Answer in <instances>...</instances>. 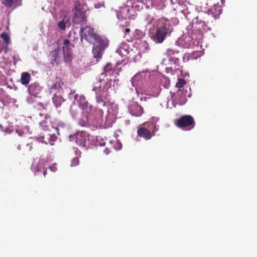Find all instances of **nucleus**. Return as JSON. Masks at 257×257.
<instances>
[{"instance_id": "obj_41", "label": "nucleus", "mask_w": 257, "mask_h": 257, "mask_svg": "<svg viewBox=\"0 0 257 257\" xmlns=\"http://www.w3.org/2000/svg\"><path fill=\"white\" fill-rule=\"evenodd\" d=\"M4 53H7L8 51V45L6 44L5 47H4Z\"/></svg>"}, {"instance_id": "obj_46", "label": "nucleus", "mask_w": 257, "mask_h": 257, "mask_svg": "<svg viewBox=\"0 0 257 257\" xmlns=\"http://www.w3.org/2000/svg\"><path fill=\"white\" fill-rule=\"evenodd\" d=\"M17 149H18V150H20L21 149V146H20V145H18V146H17Z\"/></svg>"}, {"instance_id": "obj_39", "label": "nucleus", "mask_w": 257, "mask_h": 257, "mask_svg": "<svg viewBox=\"0 0 257 257\" xmlns=\"http://www.w3.org/2000/svg\"><path fill=\"white\" fill-rule=\"evenodd\" d=\"M27 146L29 147L28 150L31 151L32 149V144H27Z\"/></svg>"}, {"instance_id": "obj_12", "label": "nucleus", "mask_w": 257, "mask_h": 257, "mask_svg": "<svg viewBox=\"0 0 257 257\" xmlns=\"http://www.w3.org/2000/svg\"><path fill=\"white\" fill-rule=\"evenodd\" d=\"M49 57L51 59V64H54L55 63H60L63 57V53L61 52L60 49L57 48L53 51L50 52Z\"/></svg>"}, {"instance_id": "obj_2", "label": "nucleus", "mask_w": 257, "mask_h": 257, "mask_svg": "<svg viewBox=\"0 0 257 257\" xmlns=\"http://www.w3.org/2000/svg\"><path fill=\"white\" fill-rule=\"evenodd\" d=\"M93 90L95 93V98L97 103L105 106L106 104L105 100L108 96L107 90L104 86H102L101 78H99V80H96L94 83Z\"/></svg>"}, {"instance_id": "obj_1", "label": "nucleus", "mask_w": 257, "mask_h": 257, "mask_svg": "<svg viewBox=\"0 0 257 257\" xmlns=\"http://www.w3.org/2000/svg\"><path fill=\"white\" fill-rule=\"evenodd\" d=\"M170 23L168 19L162 17L157 21L156 31L154 39L157 43H162L170 31Z\"/></svg>"}, {"instance_id": "obj_32", "label": "nucleus", "mask_w": 257, "mask_h": 257, "mask_svg": "<svg viewBox=\"0 0 257 257\" xmlns=\"http://www.w3.org/2000/svg\"><path fill=\"white\" fill-rule=\"evenodd\" d=\"M186 84V81L182 78L178 79V82L176 83L175 86L180 89Z\"/></svg>"}, {"instance_id": "obj_38", "label": "nucleus", "mask_w": 257, "mask_h": 257, "mask_svg": "<svg viewBox=\"0 0 257 257\" xmlns=\"http://www.w3.org/2000/svg\"><path fill=\"white\" fill-rule=\"evenodd\" d=\"M56 164H53L52 165L50 166L49 168V169L54 172H55L57 170V168L56 167Z\"/></svg>"}, {"instance_id": "obj_50", "label": "nucleus", "mask_w": 257, "mask_h": 257, "mask_svg": "<svg viewBox=\"0 0 257 257\" xmlns=\"http://www.w3.org/2000/svg\"><path fill=\"white\" fill-rule=\"evenodd\" d=\"M71 36V32L68 34V37L70 38Z\"/></svg>"}, {"instance_id": "obj_33", "label": "nucleus", "mask_w": 257, "mask_h": 257, "mask_svg": "<svg viewBox=\"0 0 257 257\" xmlns=\"http://www.w3.org/2000/svg\"><path fill=\"white\" fill-rule=\"evenodd\" d=\"M1 3L5 6L10 8L12 6L14 1L13 0H1Z\"/></svg>"}, {"instance_id": "obj_45", "label": "nucleus", "mask_w": 257, "mask_h": 257, "mask_svg": "<svg viewBox=\"0 0 257 257\" xmlns=\"http://www.w3.org/2000/svg\"><path fill=\"white\" fill-rule=\"evenodd\" d=\"M46 174H47V170L46 169H45V168H44V171H43V175L44 176H45Z\"/></svg>"}, {"instance_id": "obj_42", "label": "nucleus", "mask_w": 257, "mask_h": 257, "mask_svg": "<svg viewBox=\"0 0 257 257\" xmlns=\"http://www.w3.org/2000/svg\"><path fill=\"white\" fill-rule=\"evenodd\" d=\"M165 7V6L164 4H162L159 8L157 9L158 10H163Z\"/></svg>"}, {"instance_id": "obj_37", "label": "nucleus", "mask_w": 257, "mask_h": 257, "mask_svg": "<svg viewBox=\"0 0 257 257\" xmlns=\"http://www.w3.org/2000/svg\"><path fill=\"white\" fill-rule=\"evenodd\" d=\"M98 144L100 146H104L106 144V142L104 140L100 139V140L97 139Z\"/></svg>"}, {"instance_id": "obj_17", "label": "nucleus", "mask_w": 257, "mask_h": 257, "mask_svg": "<svg viewBox=\"0 0 257 257\" xmlns=\"http://www.w3.org/2000/svg\"><path fill=\"white\" fill-rule=\"evenodd\" d=\"M129 45L126 43H122L119 45L116 52L121 57H126L129 53Z\"/></svg>"}, {"instance_id": "obj_6", "label": "nucleus", "mask_w": 257, "mask_h": 257, "mask_svg": "<svg viewBox=\"0 0 257 257\" xmlns=\"http://www.w3.org/2000/svg\"><path fill=\"white\" fill-rule=\"evenodd\" d=\"M175 124L179 128L189 131L194 127L195 122L192 116L190 115H184L181 116L180 118L177 120Z\"/></svg>"}, {"instance_id": "obj_34", "label": "nucleus", "mask_w": 257, "mask_h": 257, "mask_svg": "<svg viewBox=\"0 0 257 257\" xmlns=\"http://www.w3.org/2000/svg\"><path fill=\"white\" fill-rule=\"evenodd\" d=\"M38 97H35L32 94H29V96L27 98V101L29 103H33L35 101V99Z\"/></svg>"}, {"instance_id": "obj_35", "label": "nucleus", "mask_w": 257, "mask_h": 257, "mask_svg": "<svg viewBox=\"0 0 257 257\" xmlns=\"http://www.w3.org/2000/svg\"><path fill=\"white\" fill-rule=\"evenodd\" d=\"M79 164V159L78 157H74L71 161V166H76Z\"/></svg>"}, {"instance_id": "obj_20", "label": "nucleus", "mask_w": 257, "mask_h": 257, "mask_svg": "<svg viewBox=\"0 0 257 257\" xmlns=\"http://www.w3.org/2000/svg\"><path fill=\"white\" fill-rule=\"evenodd\" d=\"M139 54H141L142 53H148L150 50L149 44L146 41H141L139 45Z\"/></svg>"}, {"instance_id": "obj_10", "label": "nucleus", "mask_w": 257, "mask_h": 257, "mask_svg": "<svg viewBox=\"0 0 257 257\" xmlns=\"http://www.w3.org/2000/svg\"><path fill=\"white\" fill-rule=\"evenodd\" d=\"M86 21L85 12L79 9L76 10L73 18V23L74 24H79L83 26L86 24Z\"/></svg>"}, {"instance_id": "obj_31", "label": "nucleus", "mask_w": 257, "mask_h": 257, "mask_svg": "<svg viewBox=\"0 0 257 257\" xmlns=\"http://www.w3.org/2000/svg\"><path fill=\"white\" fill-rule=\"evenodd\" d=\"M121 31L124 33L123 37L126 38L127 41L129 39L127 37V35L131 32V30L127 28H124L123 26L120 27Z\"/></svg>"}, {"instance_id": "obj_28", "label": "nucleus", "mask_w": 257, "mask_h": 257, "mask_svg": "<svg viewBox=\"0 0 257 257\" xmlns=\"http://www.w3.org/2000/svg\"><path fill=\"white\" fill-rule=\"evenodd\" d=\"M132 8L135 11H139L143 8V4L141 2H133L132 3Z\"/></svg>"}, {"instance_id": "obj_48", "label": "nucleus", "mask_w": 257, "mask_h": 257, "mask_svg": "<svg viewBox=\"0 0 257 257\" xmlns=\"http://www.w3.org/2000/svg\"><path fill=\"white\" fill-rule=\"evenodd\" d=\"M38 105H39V106H42V107H43V108H44V107H43V104H42V103H38Z\"/></svg>"}, {"instance_id": "obj_14", "label": "nucleus", "mask_w": 257, "mask_h": 257, "mask_svg": "<svg viewBox=\"0 0 257 257\" xmlns=\"http://www.w3.org/2000/svg\"><path fill=\"white\" fill-rule=\"evenodd\" d=\"M57 139V137L55 134H49L46 137H40L37 138L38 141L43 143H45L46 144L49 143L51 145H54V143L56 141Z\"/></svg>"}, {"instance_id": "obj_19", "label": "nucleus", "mask_w": 257, "mask_h": 257, "mask_svg": "<svg viewBox=\"0 0 257 257\" xmlns=\"http://www.w3.org/2000/svg\"><path fill=\"white\" fill-rule=\"evenodd\" d=\"M113 74V69L112 65L110 64H107L104 69V71L101 73L99 78L102 80L106 76H111Z\"/></svg>"}, {"instance_id": "obj_4", "label": "nucleus", "mask_w": 257, "mask_h": 257, "mask_svg": "<svg viewBox=\"0 0 257 257\" xmlns=\"http://www.w3.org/2000/svg\"><path fill=\"white\" fill-rule=\"evenodd\" d=\"M81 40H86L88 42L97 43L99 40L103 39L98 34L94 32V29L90 26H86L84 28H81L80 29Z\"/></svg>"}, {"instance_id": "obj_3", "label": "nucleus", "mask_w": 257, "mask_h": 257, "mask_svg": "<svg viewBox=\"0 0 257 257\" xmlns=\"http://www.w3.org/2000/svg\"><path fill=\"white\" fill-rule=\"evenodd\" d=\"M79 98V105L82 108L83 115L79 120L78 123L82 126H87L88 125L89 122H90L89 112H91V108L90 106H88V103L86 101L85 97L84 96H80Z\"/></svg>"}, {"instance_id": "obj_51", "label": "nucleus", "mask_w": 257, "mask_h": 257, "mask_svg": "<svg viewBox=\"0 0 257 257\" xmlns=\"http://www.w3.org/2000/svg\"><path fill=\"white\" fill-rule=\"evenodd\" d=\"M37 172H39V169H38V170H37Z\"/></svg>"}, {"instance_id": "obj_26", "label": "nucleus", "mask_w": 257, "mask_h": 257, "mask_svg": "<svg viewBox=\"0 0 257 257\" xmlns=\"http://www.w3.org/2000/svg\"><path fill=\"white\" fill-rule=\"evenodd\" d=\"M63 101L64 99L60 96H55L53 97L54 103L55 104V106L57 107H59L61 105L62 102Z\"/></svg>"}, {"instance_id": "obj_49", "label": "nucleus", "mask_w": 257, "mask_h": 257, "mask_svg": "<svg viewBox=\"0 0 257 257\" xmlns=\"http://www.w3.org/2000/svg\"><path fill=\"white\" fill-rule=\"evenodd\" d=\"M78 96V94H76V95H75V96H74V99H75V100H77Z\"/></svg>"}, {"instance_id": "obj_47", "label": "nucleus", "mask_w": 257, "mask_h": 257, "mask_svg": "<svg viewBox=\"0 0 257 257\" xmlns=\"http://www.w3.org/2000/svg\"><path fill=\"white\" fill-rule=\"evenodd\" d=\"M154 18L153 17H151L150 18V22H149V23H151L152 21H154Z\"/></svg>"}, {"instance_id": "obj_9", "label": "nucleus", "mask_w": 257, "mask_h": 257, "mask_svg": "<svg viewBox=\"0 0 257 257\" xmlns=\"http://www.w3.org/2000/svg\"><path fill=\"white\" fill-rule=\"evenodd\" d=\"M73 45L70 43L69 40L65 39L63 41V58L65 62H69L71 60L72 56V52L71 48Z\"/></svg>"}, {"instance_id": "obj_16", "label": "nucleus", "mask_w": 257, "mask_h": 257, "mask_svg": "<svg viewBox=\"0 0 257 257\" xmlns=\"http://www.w3.org/2000/svg\"><path fill=\"white\" fill-rule=\"evenodd\" d=\"M165 54L169 57L168 61H173L175 59H180L182 55L179 51L172 49H167Z\"/></svg>"}, {"instance_id": "obj_43", "label": "nucleus", "mask_w": 257, "mask_h": 257, "mask_svg": "<svg viewBox=\"0 0 257 257\" xmlns=\"http://www.w3.org/2000/svg\"><path fill=\"white\" fill-rule=\"evenodd\" d=\"M4 45L0 43V53L2 52V51L4 50Z\"/></svg>"}, {"instance_id": "obj_36", "label": "nucleus", "mask_w": 257, "mask_h": 257, "mask_svg": "<svg viewBox=\"0 0 257 257\" xmlns=\"http://www.w3.org/2000/svg\"><path fill=\"white\" fill-rule=\"evenodd\" d=\"M176 70V69H174V68L173 66L167 67L166 68V72L167 73H171L172 74H173Z\"/></svg>"}, {"instance_id": "obj_29", "label": "nucleus", "mask_w": 257, "mask_h": 257, "mask_svg": "<svg viewBox=\"0 0 257 257\" xmlns=\"http://www.w3.org/2000/svg\"><path fill=\"white\" fill-rule=\"evenodd\" d=\"M201 55V52L200 51H195L193 52L192 53L189 54L187 56L188 60L191 59V60H194L196 59L197 58L200 57Z\"/></svg>"}, {"instance_id": "obj_11", "label": "nucleus", "mask_w": 257, "mask_h": 257, "mask_svg": "<svg viewBox=\"0 0 257 257\" xmlns=\"http://www.w3.org/2000/svg\"><path fill=\"white\" fill-rule=\"evenodd\" d=\"M88 136L86 132L81 131L78 132L74 136L73 139H75L76 143L80 147H85L86 145L87 138ZM71 138V136H70Z\"/></svg>"}, {"instance_id": "obj_22", "label": "nucleus", "mask_w": 257, "mask_h": 257, "mask_svg": "<svg viewBox=\"0 0 257 257\" xmlns=\"http://www.w3.org/2000/svg\"><path fill=\"white\" fill-rule=\"evenodd\" d=\"M31 79V74L27 72H24L21 74L20 81L22 84L27 85L29 83Z\"/></svg>"}, {"instance_id": "obj_7", "label": "nucleus", "mask_w": 257, "mask_h": 257, "mask_svg": "<svg viewBox=\"0 0 257 257\" xmlns=\"http://www.w3.org/2000/svg\"><path fill=\"white\" fill-rule=\"evenodd\" d=\"M92 44L94 45L92 49L94 57L96 58H101L104 49L108 46V42L107 40L102 39L99 40L97 43Z\"/></svg>"}, {"instance_id": "obj_5", "label": "nucleus", "mask_w": 257, "mask_h": 257, "mask_svg": "<svg viewBox=\"0 0 257 257\" xmlns=\"http://www.w3.org/2000/svg\"><path fill=\"white\" fill-rule=\"evenodd\" d=\"M151 124L152 127L148 129L145 126H141L138 128L137 130V135L138 137L143 138L146 140H149L153 136L155 135V132L158 130L155 122L149 121L145 122L144 124L145 126H148Z\"/></svg>"}, {"instance_id": "obj_44", "label": "nucleus", "mask_w": 257, "mask_h": 257, "mask_svg": "<svg viewBox=\"0 0 257 257\" xmlns=\"http://www.w3.org/2000/svg\"><path fill=\"white\" fill-rule=\"evenodd\" d=\"M17 6H20L21 5L22 0H18L17 1Z\"/></svg>"}, {"instance_id": "obj_8", "label": "nucleus", "mask_w": 257, "mask_h": 257, "mask_svg": "<svg viewBox=\"0 0 257 257\" xmlns=\"http://www.w3.org/2000/svg\"><path fill=\"white\" fill-rule=\"evenodd\" d=\"M90 123L94 126L100 125L103 121V111L100 108H95L92 114L89 113Z\"/></svg>"}, {"instance_id": "obj_21", "label": "nucleus", "mask_w": 257, "mask_h": 257, "mask_svg": "<svg viewBox=\"0 0 257 257\" xmlns=\"http://www.w3.org/2000/svg\"><path fill=\"white\" fill-rule=\"evenodd\" d=\"M131 114L133 116H140L144 113L143 108L139 105H136L134 106V107L132 109Z\"/></svg>"}, {"instance_id": "obj_18", "label": "nucleus", "mask_w": 257, "mask_h": 257, "mask_svg": "<svg viewBox=\"0 0 257 257\" xmlns=\"http://www.w3.org/2000/svg\"><path fill=\"white\" fill-rule=\"evenodd\" d=\"M71 25V22L69 17L65 16L62 20L58 22V27L62 30H65L66 27H69Z\"/></svg>"}, {"instance_id": "obj_15", "label": "nucleus", "mask_w": 257, "mask_h": 257, "mask_svg": "<svg viewBox=\"0 0 257 257\" xmlns=\"http://www.w3.org/2000/svg\"><path fill=\"white\" fill-rule=\"evenodd\" d=\"M165 54L169 57L168 61H173L175 59H180L182 55L179 51L172 49H167Z\"/></svg>"}, {"instance_id": "obj_40", "label": "nucleus", "mask_w": 257, "mask_h": 257, "mask_svg": "<svg viewBox=\"0 0 257 257\" xmlns=\"http://www.w3.org/2000/svg\"><path fill=\"white\" fill-rule=\"evenodd\" d=\"M103 152L106 155H108L110 153V150L108 148H106Z\"/></svg>"}, {"instance_id": "obj_23", "label": "nucleus", "mask_w": 257, "mask_h": 257, "mask_svg": "<svg viewBox=\"0 0 257 257\" xmlns=\"http://www.w3.org/2000/svg\"><path fill=\"white\" fill-rule=\"evenodd\" d=\"M67 127L66 123L62 121H59L57 123L56 125L55 126V129L57 132V134L58 135H60V132L62 133L64 132L65 129Z\"/></svg>"}, {"instance_id": "obj_30", "label": "nucleus", "mask_w": 257, "mask_h": 257, "mask_svg": "<svg viewBox=\"0 0 257 257\" xmlns=\"http://www.w3.org/2000/svg\"><path fill=\"white\" fill-rule=\"evenodd\" d=\"M0 37L4 40L6 44L9 45L11 43L10 37L7 33H2Z\"/></svg>"}, {"instance_id": "obj_24", "label": "nucleus", "mask_w": 257, "mask_h": 257, "mask_svg": "<svg viewBox=\"0 0 257 257\" xmlns=\"http://www.w3.org/2000/svg\"><path fill=\"white\" fill-rule=\"evenodd\" d=\"M50 117L48 116H45V120H43L40 123V125L42 126V128L44 131H47L49 130V122H50Z\"/></svg>"}, {"instance_id": "obj_13", "label": "nucleus", "mask_w": 257, "mask_h": 257, "mask_svg": "<svg viewBox=\"0 0 257 257\" xmlns=\"http://www.w3.org/2000/svg\"><path fill=\"white\" fill-rule=\"evenodd\" d=\"M41 90L42 87L37 83H32L28 88L29 94H32L35 97H39Z\"/></svg>"}, {"instance_id": "obj_25", "label": "nucleus", "mask_w": 257, "mask_h": 257, "mask_svg": "<svg viewBox=\"0 0 257 257\" xmlns=\"http://www.w3.org/2000/svg\"><path fill=\"white\" fill-rule=\"evenodd\" d=\"M170 65H174V69L178 70L181 67L180 63V59H175L173 61H169Z\"/></svg>"}, {"instance_id": "obj_27", "label": "nucleus", "mask_w": 257, "mask_h": 257, "mask_svg": "<svg viewBox=\"0 0 257 257\" xmlns=\"http://www.w3.org/2000/svg\"><path fill=\"white\" fill-rule=\"evenodd\" d=\"M70 111L72 117L75 118L77 117L80 109L77 106H71Z\"/></svg>"}]
</instances>
